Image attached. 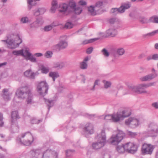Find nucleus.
<instances>
[{
    "instance_id": "28",
    "label": "nucleus",
    "mask_w": 158,
    "mask_h": 158,
    "mask_svg": "<svg viewBox=\"0 0 158 158\" xmlns=\"http://www.w3.org/2000/svg\"><path fill=\"white\" fill-rule=\"evenodd\" d=\"M49 76L52 78V80L55 81L56 78L59 77V75L57 72H51L49 73Z\"/></svg>"
},
{
    "instance_id": "36",
    "label": "nucleus",
    "mask_w": 158,
    "mask_h": 158,
    "mask_svg": "<svg viewBox=\"0 0 158 158\" xmlns=\"http://www.w3.org/2000/svg\"><path fill=\"white\" fill-rule=\"evenodd\" d=\"M117 151L119 153H123L125 151L123 144L118 146L116 147Z\"/></svg>"
},
{
    "instance_id": "21",
    "label": "nucleus",
    "mask_w": 158,
    "mask_h": 158,
    "mask_svg": "<svg viewBox=\"0 0 158 158\" xmlns=\"http://www.w3.org/2000/svg\"><path fill=\"white\" fill-rule=\"evenodd\" d=\"M104 119L106 120H111L114 122H118L117 114H114L112 115H107L104 117Z\"/></svg>"
},
{
    "instance_id": "20",
    "label": "nucleus",
    "mask_w": 158,
    "mask_h": 158,
    "mask_svg": "<svg viewBox=\"0 0 158 158\" xmlns=\"http://www.w3.org/2000/svg\"><path fill=\"white\" fill-rule=\"evenodd\" d=\"M58 10L60 12L65 13L66 12H69L71 11L68 4L63 3L60 4L58 7Z\"/></svg>"
},
{
    "instance_id": "12",
    "label": "nucleus",
    "mask_w": 158,
    "mask_h": 158,
    "mask_svg": "<svg viewBox=\"0 0 158 158\" xmlns=\"http://www.w3.org/2000/svg\"><path fill=\"white\" fill-rule=\"evenodd\" d=\"M116 114L119 122L130 116L131 115V112L130 109H125L122 111L117 112Z\"/></svg>"
},
{
    "instance_id": "41",
    "label": "nucleus",
    "mask_w": 158,
    "mask_h": 158,
    "mask_svg": "<svg viewBox=\"0 0 158 158\" xmlns=\"http://www.w3.org/2000/svg\"><path fill=\"white\" fill-rule=\"evenodd\" d=\"M98 38H94L89 40H85L82 42V44H85L88 43H91L94 42L98 40Z\"/></svg>"
},
{
    "instance_id": "63",
    "label": "nucleus",
    "mask_w": 158,
    "mask_h": 158,
    "mask_svg": "<svg viewBox=\"0 0 158 158\" xmlns=\"http://www.w3.org/2000/svg\"><path fill=\"white\" fill-rule=\"evenodd\" d=\"M152 57L153 60H158V54H154L152 56Z\"/></svg>"
},
{
    "instance_id": "59",
    "label": "nucleus",
    "mask_w": 158,
    "mask_h": 158,
    "mask_svg": "<svg viewBox=\"0 0 158 158\" xmlns=\"http://www.w3.org/2000/svg\"><path fill=\"white\" fill-rule=\"evenodd\" d=\"M41 121L40 120H38L35 118L31 120V123L32 124H37Z\"/></svg>"
},
{
    "instance_id": "45",
    "label": "nucleus",
    "mask_w": 158,
    "mask_h": 158,
    "mask_svg": "<svg viewBox=\"0 0 158 158\" xmlns=\"http://www.w3.org/2000/svg\"><path fill=\"white\" fill-rule=\"evenodd\" d=\"M158 33V29L153 31L151 32L144 35L143 36L146 37V36H151L155 35L156 34Z\"/></svg>"
},
{
    "instance_id": "52",
    "label": "nucleus",
    "mask_w": 158,
    "mask_h": 158,
    "mask_svg": "<svg viewBox=\"0 0 158 158\" xmlns=\"http://www.w3.org/2000/svg\"><path fill=\"white\" fill-rule=\"evenodd\" d=\"M102 158H111L110 155L107 152H102Z\"/></svg>"
},
{
    "instance_id": "39",
    "label": "nucleus",
    "mask_w": 158,
    "mask_h": 158,
    "mask_svg": "<svg viewBox=\"0 0 158 158\" xmlns=\"http://www.w3.org/2000/svg\"><path fill=\"white\" fill-rule=\"evenodd\" d=\"M24 52V49H22L19 50H15L12 53L13 54L16 56H23V52Z\"/></svg>"
},
{
    "instance_id": "15",
    "label": "nucleus",
    "mask_w": 158,
    "mask_h": 158,
    "mask_svg": "<svg viewBox=\"0 0 158 158\" xmlns=\"http://www.w3.org/2000/svg\"><path fill=\"white\" fill-rule=\"evenodd\" d=\"M68 45V42L65 40H61L58 43L53 46V48L57 51L65 49Z\"/></svg>"
},
{
    "instance_id": "44",
    "label": "nucleus",
    "mask_w": 158,
    "mask_h": 158,
    "mask_svg": "<svg viewBox=\"0 0 158 158\" xmlns=\"http://www.w3.org/2000/svg\"><path fill=\"white\" fill-rule=\"evenodd\" d=\"M149 20L151 22L158 23V17L155 16H153L150 18Z\"/></svg>"
},
{
    "instance_id": "1",
    "label": "nucleus",
    "mask_w": 158,
    "mask_h": 158,
    "mask_svg": "<svg viewBox=\"0 0 158 158\" xmlns=\"http://www.w3.org/2000/svg\"><path fill=\"white\" fill-rule=\"evenodd\" d=\"M1 41L5 43L7 47L10 49H14L18 47L22 42V40L17 35H11L7 37L6 40Z\"/></svg>"
},
{
    "instance_id": "33",
    "label": "nucleus",
    "mask_w": 158,
    "mask_h": 158,
    "mask_svg": "<svg viewBox=\"0 0 158 158\" xmlns=\"http://www.w3.org/2000/svg\"><path fill=\"white\" fill-rule=\"evenodd\" d=\"M110 12L113 15H116L118 13H122L120 7L112 8L110 10Z\"/></svg>"
},
{
    "instance_id": "47",
    "label": "nucleus",
    "mask_w": 158,
    "mask_h": 158,
    "mask_svg": "<svg viewBox=\"0 0 158 158\" xmlns=\"http://www.w3.org/2000/svg\"><path fill=\"white\" fill-rule=\"evenodd\" d=\"M20 21L23 23H27L29 22V19L27 16L23 17L21 18Z\"/></svg>"
},
{
    "instance_id": "16",
    "label": "nucleus",
    "mask_w": 158,
    "mask_h": 158,
    "mask_svg": "<svg viewBox=\"0 0 158 158\" xmlns=\"http://www.w3.org/2000/svg\"><path fill=\"white\" fill-rule=\"evenodd\" d=\"M157 76L156 73H150L141 77L139 78V80L142 82L150 81L156 77Z\"/></svg>"
},
{
    "instance_id": "55",
    "label": "nucleus",
    "mask_w": 158,
    "mask_h": 158,
    "mask_svg": "<svg viewBox=\"0 0 158 158\" xmlns=\"http://www.w3.org/2000/svg\"><path fill=\"white\" fill-rule=\"evenodd\" d=\"M30 25L31 27L32 28H37L40 27L36 21H35L32 23H31Z\"/></svg>"
},
{
    "instance_id": "60",
    "label": "nucleus",
    "mask_w": 158,
    "mask_h": 158,
    "mask_svg": "<svg viewBox=\"0 0 158 158\" xmlns=\"http://www.w3.org/2000/svg\"><path fill=\"white\" fill-rule=\"evenodd\" d=\"M116 21V18H112L109 19V22L111 24H113Z\"/></svg>"
},
{
    "instance_id": "51",
    "label": "nucleus",
    "mask_w": 158,
    "mask_h": 158,
    "mask_svg": "<svg viewBox=\"0 0 158 158\" xmlns=\"http://www.w3.org/2000/svg\"><path fill=\"white\" fill-rule=\"evenodd\" d=\"M103 55L106 57H108L109 55V53L108 51L105 48H103L101 51Z\"/></svg>"
},
{
    "instance_id": "29",
    "label": "nucleus",
    "mask_w": 158,
    "mask_h": 158,
    "mask_svg": "<svg viewBox=\"0 0 158 158\" xmlns=\"http://www.w3.org/2000/svg\"><path fill=\"white\" fill-rule=\"evenodd\" d=\"M65 64L63 62H57L54 63L53 66L55 68L59 69L62 68L64 66Z\"/></svg>"
},
{
    "instance_id": "7",
    "label": "nucleus",
    "mask_w": 158,
    "mask_h": 158,
    "mask_svg": "<svg viewBox=\"0 0 158 158\" xmlns=\"http://www.w3.org/2000/svg\"><path fill=\"white\" fill-rule=\"evenodd\" d=\"M129 89L138 94H149L145 89L147 88L146 84H140L136 86L131 85L129 86Z\"/></svg>"
},
{
    "instance_id": "9",
    "label": "nucleus",
    "mask_w": 158,
    "mask_h": 158,
    "mask_svg": "<svg viewBox=\"0 0 158 158\" xmlns=\"http://www.w3.org/2000/svg\"><path fill=\"white\" fill-rule=\"evenodd\" d=\"M155 146L151 144L144 143L142 146L141 152L143 155H151Z\"/></svg>"
},
{
    "instance_id": "14",
    "label": "nucleus",
    "mask_w": 158,
    "mask_h": 158,
    "mask_svg": "<svg viewBox=\"0 0 158 158\" xmlns=\"http://www.w3.org/2000/svg\"><path fill=\"white\" fill-rule=\"evenodd\" d=\"M24 52H23L22 56L24 57L27 60H30L31 62H36V58L32 55L31 53L29 52V49L25 47L24 49Z\"/></svg>"
},
{
    "instance_id": "6",
    "label": "nucleus",
    "mask_w": 158,
    "mask_h": 158,
    "mask_svg": "<svg viewBox=\"0 0 158 158\" xmlns=\"http://www.w3.org/2000/svg\"><path fill=\"white\" fill-rule=\"evenodd\" d=\"M48 85L45 81L39 82L37 85V91L41 96H44L48 93Z\"/></svg>"
},
{
    "instance_id": "62",
    "label": "nucleus",
    "mask_w": 158,
    "mask_h": 158,
    "mask_svg": "<svg viewBox=\"0 0 158 158\" xmlns=\"http://www.w3.org/2000/svg\"><path fill=\"white\" fill-rule=\"evenodd\" d=\"M3 122L2 121V114L0 113V126H2L3 125Z\"/></svg>"
},
{
    "instance_id": "48",
    "label": "nucleus",
    "mask_w": 158,
    "mask_h": 158,
    "mask_svg": "<svg viewBox=\"0 0 158 158\" xmlns=\"http://www.w3.org/2000/svg\"><path fill=\"white\" fill-rule=\"evenodd\" d=\"M41 72L43 73L47 74L49 71V69L48 68L42 66L41 69Z\"/></svg>"
},
{
    "instance_id": "46",
    "label": "nucleus",
    "mask_w": 158,
    "mask_h": 158,
    "mask_svg": "<svg viewBox=\"0 0 158 158\" xmlns=\"http://www.w3.org/2000/svg\"><path fill=\"white\" fill-rule=\"evenodd\" d=\"M117 52L118 55L121 56L124 53L125 50L123 48H120L117 49Z\"/></svg>"
},
{
    "instance_id": "64",
    "label": "nucleus",
    "mask_w": 158,
    "mask_h": 158,
    "mask_svg": "<svg viewBox=\"0 0 158 158\" xmlns=\"http://www.w3.org/2000/svg\"><path fill=\"white\" fill-rule=\"evenodd\" d=\"M152 106L156 109H158V103L156 102L152 103Z\"/></svg>"
},
{
    "instance_id": "31",
    "label": "nucleus",
    "mask_w": 158,
    "mask_h": 158,
    "mask_svg": "<svg viewBox=\"0 0 158 158\" xmlns=\"http://www.w3.org/2000/svg\"><path fill=\"white\" fill-rule=\"evenodd\" d=\"M102 82L103 84L104 87L105 89H108L111 87L112 84L110 81L104 80L102 81Z\"/></svg>"
},
{
    "instance_id": "61",
    "label": "nucleus",
    "mask_w": 158,
    "mask_h": 158,
    "mask_svg": "<svg viewBox=\"0 0 158 158\" xmlns=\"http://www.w3.org/2000/svg\"><path fill=\"white\" fill-rule=\"evenodd\" d=\"M93 50V48L92 47L88 48L87 50V53L88 54H90L92 52Z\"/></svg>"
},
{
    "instance_id": "57",
    "label": "nucleus",
    "mask_w": 158,
    "mask_h": 158,
    "mask_svg": "<svg viewBox=\"0 0 158 158\" xmlns=\"http://www.w3.org/2000/svg\"><path fill=\"white\" fill-rule=\"evenodd\" d=\"M128 135L132 137H135L137 135L136 132H133L131 131H129L128 133Z\"/></svg>"
},
{
    "instance_id": "24",
    "label": "nucleus",
    "mask_w": 158,
    "mask_h": 158,
    "mask_svg": "<svg viewBox=\"0 0 158 158\" xmlns=\"http://www.w3.org/2000/svg\"><path fill=\"white\" fill-rule=\"evenodd\" d=\"M35 74L36 73L30 69L26 70L24 73L25 76L30 79H34Z\"/></svg>"
},
{
    "instance_id": "13",
    "label": "nucleus",
    "mask_w": 158,
    "mask_h": 158,
    "mask_svg": "<svg viewBox=\"0 0 158 158\" xmlns=\"http://www.w3.org/2000/svg\"><path fill=\"white\" fill-rule=\"evenodd\" d=\"M58 154L55 151L48 149L42 153V158H58Z\"/></svg>"
},
{
    "instance_id": "19",
    "label": "nucleus",
    "mask_w": 158,
    "mask_h": 158,
    "mask_svg": "<svg viewBox=\"0 0 158 158\" xmlns=\"http://www.w3.org/2000/svg\"><path fill=\"white\" fill-rule=\"evenodd\" d=\"M42 151L40 149H36L31 151L30 152V158H40L41 157Z\"/></svg>"
},
{
    "instance_id": "56",
    "label": "nucleus",
    "mask_w": 158,
    "mask_h": 158,
    "mask_svg": "<svg viewBox=\"0 0 158 158\" xmlns=\"http://www.w3.org/2000/svg\"><path fill=\"white\" fill-rule=\"evenodd\" d=\"M52 55V53L49 51H47L45 54V56L47 58L51 57Z\"/></svg>"
},
{
    "instance_id": "3",
    "label": "nucleus",
    "mask_w": 158,
    "mask_h": 158,
    "mask_svg": "<svg viewBox=\"0 0 158 158\" xmlns=\"http://www.w3.org/2000/svg\"><path fill=\"white\" fill-rule=\"evenodd\" d=\"M18 142L26 146H29L33 141V138L31 133L27 132L22 134L17 138Z\"/></svg>"
},
{
    "instance_id": "30",
    "label": "nucleus",
    "mask_w": 158,
    "mask_h": 158,
    "mask_svg": "<svg viewBox=\"0 0 158 158\" xmlns=\"http://www.w3.org/2000/svg\"><path fill=\"white\" fill-rule=\"evenodd\" d=\"M19 118V115L18 114V112L16 111H13L11 114V121L12 122H13L17 118Z\"/></svg>"
},
{
    "instance_id": "40",
    "label": "nucleus",
    "mask_w": 158,
    "mask_h": 158,
    "mask_svg": "<svg viewBox=\"0 0 158 158\" xmlns=\"http://www.w3.org/2000/svg\"><path fill=\"white\" fill-rule=\"evenodd\" d=\"M103 5V3L102 2H97L95 6V7L97 9H98V11L99 12H101L102 13V12L101 11V7Z\"/></svg>"
},
{
    "instance_id": "37",
    "label": "nucleus",
    "mask_w": 158,
    "mask_h": 158,
    "mask_svg": "<svg viewBox=\"0 0 158 158\" xmlns=\"http://www.w3.org/2000/svg\"><path fill=\"white\" fill-rule=\"evenodd\" d=\"M82 11L81 8L78 6H76L73 10L74 11V13L77 15L80 14Z\"/></svg>"
},
{
    "instance_id": "32",
    "label": "nucleus",
    "mask_w": 158,
    "mask_h": 158,
    "mask_svg": "<svg viewBox=\"0 0 158 158\" xmlns=\"http://www.w3.org/2000/svg\"><path fill=\"white\" fill-rule=\"evenodd\" d=\"M52 6L51 9V11L52 12H55L57 8V2L56 0H53L52 3Z\"/></svg>"
},
{
    "instance_id": "58",
    "label": "nucleus",
    "mask_w": 158,
    "mask_h": 158,
    "mask_svg": "<svg viewBox=\"0 0 158 158\" xmlns=\"http://www.w3.org/2000/svg\"><path fill=\"white\" fill-rule=\"evenodd\" d=\"M38 9L40 15L44 14L46 11V9L44 8H38Z\"/></svg>"
},
{
    "instance_id": "26",
    "label": "nucleus",
    "mask_w": 158,
    "mask_h": 158,
    "mask_svg": "<svg viewBox=\"0 0 158 158\" xmlns=\"http://www.w3.org/2000/svg\"><path fill=\"white\" fill-rule=\"evenodd\" d=\"M131 6V4L129 3H125L121 5L119 7L122 13H123L126 9L129 8Z\"/></svg>"
},
{
    "instance_id": "5",
    "label": "nucleus",
    "mask_w": 158,
    "mask_h": 158,
    "mask_svg": "<svg viewBox=\"0 0 158 158\" xmlns=\"http://www.w3.org/2000/svg\"><path fill=\"white\" fill-rule=\"evenodd\" d=\"M31 92V88L28 86H25L18 89L16 94L19 98L23 99L27 97Z\"/></svg>"
},
{
    "instance_id": "38",
    "label": "nucleus",
    "mask_w": 158,
    "mask_h": 158,
    "mask_svg": "<svg viewBox=\"0 0 158 158\" xmlns=\"http://www.w3.org/2000/svg\"><path fill=\"white\" fill-rule=\"evenodd\" d=\"M69 7L70 8V10H71V11L76 7V4L75 2L72 1L70 2L68 5Z\"/></svg>"
},
{
    "instance_id": "34",
    "label": "nucleus",
    "mask_w": 158,
    "mask_h": 158,
    "mask_svg": "<svg viewBox=\"0 0 158 158\" xmlns=\"http://www.w3.org/2000/svg\"><path fill=\"white\" fill-rule=\"evenodd\" d=\"M26 102L28 104H31L34 103L33 100V96L31 92L27 97Z\"/></svg>"
},
{
    "instance_id": "50",
    "label": "nucleus",
    "mask_w": 158,
    "mask_h": 158,
    "mask_svg": "<svg viewBox=\"0 0 158 158\" xmlns=\"http://www.w3.org/2000/svg\"><path fill=\"white\" fill-rule=\"evenodd\" d=\"M35 21L39 26H40L44 22V20L41 18H37Z\"/></svg>"
},
{
    "instance_id": "11",
    "label": "nucleus",
    "mask_w": 158,
    "mask_h": 158,
    "mask_svg": "<svg viewBox=\"0 0 158 158\" xmlns=\"http://www.w3.org/2000/svg\"><path fill=\"white\" fill-rule=\"evenodd\" d=\"M125 151L131 153H134L137 150V146L134 143L130 142L123 144Z\"/></svg>"
},
{
    "instance_id": "53",
    "label": "nucleus",
    "mask_w": 158,
    "mask_h": 158,
    "mask_svg": "<svg viewBox=\"0 0 158 158\" xmlns=\"http://www.w3.org/2000/svg\"><path fill=\"white\" fill-rule=\"evenodd\" d=\"M52 26L51 25L46 26L44 27V30L45 31H49L52 29Z\"/></svg>"
},
{
    "instance_id": "25",
    "label": "nucleus",
    "mask_w": 158,
    "mask_h": 158,
    "mask_svg": "<svg viewBox=\"0 0 158 158\" xmlns=\"http://www.w3.org/2000/svg\"><path fill=\"white\" fill-rule=\"evenodd\" d=\"M90 60V58L87 56L84 58L83 61L80 64V67L82 69H87L88 65L87 62Z\"/></svg>"
},
{
    "instance_id": "8",
    "label": "nucleus",
    "mask_w": 158,
    "mask_h": 158,
    "mask_svg": "<svg viewBox=\"0 0 158 158\" xmlns=\"http://www.w3.org/2000/svg\"><path fill=\"white\" fill-rule=\"evenodd\" d=\"M145 132L148 136H156L158 133V126L154 123H151Z\"/></svg>"
},
{
    "instance_id": "17",
    "label": "nucleus",
    "mask_w": 158,
    "mask_h": 158,
    "mask_svg": "<svg viewBox=\"0 0 158 158\" xmlns=\"http://www.w3.org/2000/svg\"><path fill=\"white\" fill-rule=\"evenodd\" d=\"M84 131L87 133L92 134L94 132V125L90 123H87L85 126L83 128Z\"/></svg>"
},
{
    "instance_id": "43",
    "label": "nucleus",
    "mask_w": 158,
    "mask_h": 158,
    "mask_svg": "<svg viewBox=\"0 0 158 158\" xmlns=\"http://www.w3.org/2000/svg\"><path fill=\"white\" fill-rule=\"evenodd\" d=\"M74 151L70 149L67 150L66 151V158H70L72 155V153Z\"/></svg>"
},
{
    "instance_id": "35",
    "label": "nucleus",
    "mask_w": 158,
    "mask_h": 158,
    "mask_svg": "<svg viewBox=\"0 0 158 158\" xmlns=\"http://www.w3.org/2000/svg\"><path fill=\"white\" fill-rule=\"evenodd\" d=\"M35 0H28L27 3L28 4V9L30 10L32 8V6H35L36 3L35 2Z\"/></svg>"
},
{
    "instance_id": "49",
    "label": "nucleus",
    "mask_w": 158,
    "mask_h": 158,
    "mask_svg": "<svg viewBox=\"0 0 158 158\" xmlns=\"http://www.w3.org/2000/svg\"><path fill=\"white\" fill-rule=\"evenodd\" d=\"M33 15L35 17H37L40 15L39 10L38 8H36L32 10Z\"/></svg>"
},
{
    "instance_id": "2",
    "label": "nucleus",
    "mask_w": 158,
    "mask_h": 158,
    "mask_svg": "<svg viewBox=\"0 0 158 158\" xmlns=\"http://www.w3.org/2000/svg\"><path fill=\"white\" fill-rule=\"evenodd\" d=\"M96 142L93 143L92 147L94 150L100 149L104 146L106 141V136L104 130L102 131L100 133L97 135L95 137Z\"/></svg>"
},
{
    "instance_id": "27",
    "label": "nucleus",
    "mask_w": 158,
    "mask_h": 158,
    "mask_svg": "<svg viewBox=\"0 0 158 158\" xmlns=\"http://www.w3.org/2000/svg\"><path fill=\"white\" fill-rule=\"evenodd\" d=\"M43 99L46 104L48 106V110H49L50 108L53 106L55 102L54 100L49 99H48L45 98H44Z\"/></svg>"
},
{
    "instance_id": "42",
    "label": "nucleus",
    "mask_w": 158,
    "mask_h": 158,
    "mask_svg": "<svg viewBox=\"0 0 158 158\" xmlns=\"http://www.w3.org/2000/svg\"><path fill=\"white\" fill-rule=\"evenodd\" d=\"M73 27V24L71 22H67L65 24L64 28L67 29L71 28Z\"/></svg>"
},
{
    "instance_id": "54",
    "label": "nucleus",
    "mask_w": 158,
    "mask_h": 158,
    "mask_svg": "<svg viewBox=\"0 0 158 158\" xmlns=\"http://www.w3.org/2000/svg\"><path fill=\"white\" fill-rule=\"evenodd\" d=\"M139 20L142 23H145L148 22L147 18L143 17H141L139 18Z\"/></svg>"
},
{
    "instance_id": "18",
    "label": "nucleus",
    "mask_w": 158,
    "mask_h": 158,
    "mask_svg": "<svg viewBox=\"0 0 158 158\" xmlns=\"http://www.w3.org/2000/svg\"><path fill=\"white\" fill-rule=\"evenodd\" d=\"M12 93L9 92L7 89H4L2 92V96L5 101H8L11 99Z\"/></svg>"
},
{
    "instance_id": "23",
    "label": "nucleus",
    "mask_w": 158,
    "mask_h": 158,
    "mask_svg": "<svg viewBox=\"0 0 158 158\" xmlns=\"http://www.w3.org/2000/svg\"><path fill=\"white\" fill-rule=\"evenodd\" d=\"M106 33L108 36L114 37L117 35V32L115 28H110L106 31Z\"/></svg>"
},
{
    "instance_id": "22",
    "label": "nucleus",
    "mask_w": 158,
    "mask_h": 158,
    "mask_svg": "<svg viewBox=\"0 0 158 158\" xmlns=\"http://www.w3.org/2000/svg\"><path fill=\"white\" fill-rule=\"evenodd\" d=\"M88 12L93 15H95L98 14H100L101 12L98 11V9L95 8L94 6L91 5L88 8Z\"/></svg>"
},
{
    "instance_id": "4",
    "label": "nucleus",
    "mask_w": 158,
    "mask_h": 158,
    "mask_svg": "<svg viewBox=\"0 0 158 158\" xmlns=\"http://www.w3.org/2000/svg\"><path fill=\"white\" fill-rule=\"evenodd\" d=\"M116 135H112L108 139V143L112 145H116L120 143L125 136V133L120 130L116 131Z\"/></svg>"
},
{
    "instance_id": "10",
    "label": "nucleus",
    "mask_w": 158,
    "mask_h": 158,
    "mask_svg": "<svg viewBox=\"0 0 158 158\" xmlns=\"http://www.w3.org/2000/svg\"><path fill=\"white\" fill-rule=\"evenodd\" d=\"M125 123L127 125H128L133 128L138 127L140 124L139 119L132 117L126 120Z\"/></svg>"
}]
</instances>
